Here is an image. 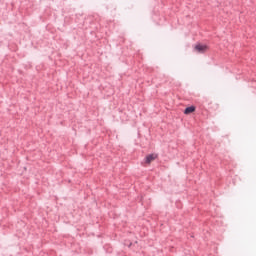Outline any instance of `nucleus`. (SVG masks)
I'll return each mask as SVG.
<instances>
[{"mask_svg":"<svg viewBox=\"0 0 256 256\" xmlns=\"http://www.w3.org/2000/svg\"><path fill=\"white\" fill-rule=\"evenodd\" d=\"M194 51H196V53H207V51H209V46L206 44H197L194 47Z\"/></svg>","mask_w":256,"mask_h":256,"instance_id":"obj_1","label":"nucleus"},{"mask_svg":"<svg viewBox=\"0 0 256 256\" xmlns=\"http://www.w3.org/2000/svg\"><path fill=\"white\" fill-rule=\"evenodd\" d=\"M157 158V154H149L148 156H146L145 158V162L150 165V163H153V161H155Z\"/></svg>","mask_w":256,"mask_h":256,"instance_id":"obj_2","label":"nucleus"},{"mask_svg":"<svg viewBox=\"0 0 256 256\" xmlns=\"http://www.w3.org/2000/svg\"><path fill=\"white\" fill-rule=\"evenodd\" d=\"M195 111V106H190V107H187L185 110H184V113L185 115H189L191 113H194Z\"/></svg>","mask_w":256,"mask_h":256,"instance_id":"obj_3","label":"nucleus"}]
</instances>
